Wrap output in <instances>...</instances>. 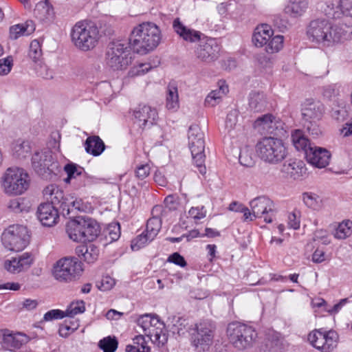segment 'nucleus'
<instances>
[{"label": "nucleus", "instance_id": "nucleus-1", "mask_svg": "<svg viewBox=\"0 0 352 352\" xmlns=\"http://www.w3.org/2000/svg\"><path fill=\"white\" fill-rule=\"evenodd\" d=\"M306 32L310 42L322 47H331L352 39V26L346 24L332 25L324 19L310 21Z\"/></svg>", "mask_w": 352, "mask_h": 352}, {"label": "nucleus", "instance_id": "nucleus-2", "mask_svg": "<svg viewBox=\"0 0 352 352\" xmlns=\"http://www.w3.org/2000/svg\"><path fill=\"white\" fill-rule=\"evenodd\" d=\"M161 38V31L158 26L153 23L146 22L133 30L129 44L135 52L144 55L155 50Z\"/></svg>", "mask_w": 352, "mask_h": 352}, {"label": "nucleus", "instance_id": "nucleus-3", "mask_svg": "<svg viewBox=\"0 0 352 352\" xmlns=\"http://www.w3.org/2000/svg\"><path fill=\"white\" fill-rule=\"evenodd\" d=\"M72 41L78 49L87 52L94 49L100 39V31L91 21L82 20L76 23L71 31Z\"/></svg>", "mask_w": 352, "mask_h": 352}, {"label": "nucleus", "instance_id": "nucleus-4", "mask_svg": "<svg viewBox=\"0 0 352 352\" xmlns=\"http://www.w3.org/2000/svg\"><path fill=\"white\" fill-rule=\"evenodd\" d=\"M256 152L261 161L271 165L282 162L288 155L285 142L279 138L265 137L256 144Z\"/></svg>", "mask_w": 352, "mask_h": 352}, {"label": "nucleus", "instance_id": "nucleus-5", "mask_svg": "<svg viewBox=\"0 0 352 352\" xmlns=\"http://www.w3.org/2000/svg\"><path fill=\"white\" fill-rule=\"evenodd\" d=\"M30 176L23 168L12 167L6 170L1 177L3 191L10 195H21L30 186Z\"/></svg>", "mask_w": 352, "mask_h": 352}, {"label": "nucleus", "instance_id": "nucleus-6", "mask_svg": "<svg viewBox=\"0 0 352 352\" xmlns=\"http://www.w3.org/2000/svg\"><path fill=\"white\" fill-rule=\"evenodd\" d=\"M137 324L144 335L157 346H164L166 343L168 334L164 324L157 316L151 314L140 316L137 320Z\"/></svg>", "mask_w": 352, "mask_h": 352}, {"label": "nucleus", "instance_id": "nucleus-7", "mask_svg": "<svg viewBox=\"0 0 352 352\" xmlns=\"http://www.w3.org/2000/svg\"><path fill=\"white\" fill-rule=\"evenodd\" d=\"M227 336L229 342L238 350L250 347L257 336L254 329L251 326L232 322L227 327Z\"/></svg>", "mask_w": 352, "mask_h": 352}, {"label": "nucleus", "instance_id": "nucleus-8", "mask_svg": "<svg viewBox=\"0 0 352 352\" xmlns=\"http://www.w3.org/2000/svg\"><path fill=\"white\" fill-rule=\"evenodd\" d=\"M82 271V263L78 258L66 256L54 264L52 275L59 282L68 283L76 280Z\"/></svg>", "mask_w": 352, "mask_h": 352}, {"label": "nucleus", "instance_id": "nucleus-9", "mask_svg": "<svg viewBox=\"0 0 352 352\" xmlns=\"http://www.w3.org/2000/svg\"><path fill=\"white\" fill-rule=\"evenodd\" d=\"M34 171L45 179H52L60 171V166L53 157L52 152L45 150L35 152L32 157Z\"/></svg>", "mask_w": 352, "mask_h": 352}, {"label": "nucleus", "instance_id": "nucleus-10", "mask_svg": "<svg viewBox=\"0 0 352 352\" xmlns=\"http://www.w3.org/2000/svg\"><path fill=\"white\" fill-rule=\"evenodd\" d=\"M30 235L25 226L12 225L6 228L1 234L3 246L10 251H21L29 244Z\"/></svg>", "mask_w": 352, "mask_h": 352}, {"label": "nucleus", "instance_id": "nucleus-11", "mask_svg": "<svg viewBox=\"0 0 352 352\" xmlns=\"http://www.w3.org/2000/svg\"><path fill=\"white\" fill-rule=\"evenodd\" d=\"M188 146L191 151L192 159L199 168L201 174L206 172L205 162V141L204 133L199 126L192 125L188 130Z\"/></svg>", "mask_w": 352, "mask_h": 352}, {"label": "nucleus", "instance_id": "nucleus-12", "mask_svg": "<svg viewBox=\"0 0 352 352\" xmlns=\"http://www.w3.org/2000/svg\"><path fill=\"white\" fill-rule=\"evenodd\" d=\"M214 327L208 321H204L195 324L190 329V342L197 352H205L212 344Z\"/></svg>", "mask_w": 352, "mask_h": 352}, {"label": "nucleus", "instance_id": "nucleus-13", "mask_svg": "<svg viewBox=\"0 0 352 352\" xmlns=\"http://www.w3.org/2000/svg\"><path fill=\"white\" fill-rule=\"evenodd\" d=\"M129 43L117 41L111 43L107 52V64L113 70L125 69L131 63Z\"/></svg>", "mask_w": 352, "mask_h": 352}, {"label": "nucleus", "instance_id": "nucleus-14", "mask_svg": "<svg viewBox=\"0 0 352 352\" xmlns=\"http://www.w3.org/2000/svg\"><path fill=\"white\" fill-rule=\"evenodd\" d=\"M251 210L258 219H263L267 223H272L277 213L276 208L272 200L265 196H260L250 202Z\"/></svg>", "mask_w": 352, "mask_h": 352}, {"label": "nucleus", "instance_id": "nucleus-15", "mask_svg": "<svg viewBox=\"0 0 352 352\" xmlns=\"http://www.w3.org/2000/svg\"><path fill=\"white\" fill-rule=\"evenodd\" d=\"M219 51L220 47L214 38L204 37L196 47L195 54L200 61L210 63L218 58Z\"/></svg>", "mask_w": 352, "mask_h": 352}, {"label": "nucleus", "instance_id": "nucleus-16", "mask_svg": "<svg viewBox=\"0 0 352 352\" xmlns=\"http://www.w3.org/2000/svg\"><path fill=\"white\" fill-rule=\"evenodd\" d=\"M133 115L135 122L143 129L153 126L158 119L156 109L144 104H140L135 107Z\"/></svg>", "mask_w": 352, "mask_h": 352}, {"label": "nucleus", "instance_id": "nucleus-17", "mask_svg": "<svg viewBox=\"0 0 352 352\" xmlns=\"http://www.w3.org/2000/svg\"><path fill=\"white\" fill-rule=\"evenodd\" d=\"M305 155L307 161L316 167L324 168L329 163L330 153L322 147L309 144Z\"/></svg>", "mask_w": 352, "mask_h": 352}, {"label": "nucleus", "instance_id": "nucleus-18", "mask_svg": "<svg viewBox=\"0 0 352 352\" xmlns=\"http://www.w3.org/2000/svg\"><path fill=\"white\" fill-rule=\"evenodd\" d=\"M37 217L44 226H53L59 219L58 209L49 202L41 204L38 207Z\"/></svg>", "mask_w": 352, "mask_h": 352}, {"label": "nucleus", "instance_id": "nucleus-19", "mask_svg": "<svg viewBox=\"0 0 352 352\" xmlns=\"http://www.w3.org/2000/svg\"><path fill=\"white\" fill-rule=\"evenodd\" d=\"M43 196L45 198L50 201L52 206L56 208L59 206L63 210V212L65 211V208L67 206V201H69V197H65L63 191L55 185H49L45 187L43 191Z\"/></svg>", "mask_w": 352, "mask_h": 352}, {"label": "nucleus", "instance_id": "nucleus-20", "mask_svg": "<svg viewBox=\"0 0 352 352\" xmlns=\"http://www.w3.org/2000/svg\"><path fill=\"white\" fill-rule=\"evenodd\" d=\"M324 113V104L318 101L311 99L306 100L302 108V116L305 120H319Z\"/></svg>", "mask_w": 352, "mask_h": 352}, {"label": "nucleus", "instance_id": "nucleus-21", "mask_svg": "<svg viewBox=\"0 0 352 352\" xmlns=\"http://www.w3.org/2000/svg\"><path fill=\"white\" fill-rule=\"evenodd\" d=\"M33 263V256L30 253L25 252L19 257L12 258L5 261V268L11 273H19L28 269Z\"/></svg>", "mask_w": 352, "mask_h": 352}, {"label": "nucleus", "instance_id": "nucleus-22", "mask_svg": "<svg viewBox=\"0 0 352 352\" xmlns=\"http://www.w3.org/2000/svg\"><path fill=\"white\" fill-rule=\"evenodd\" d=\"M28 341V338L23 333H11L6 330L3 334L1 342L2 347L5 349L14 351L20 349Z\"/></svg>", "mask_w": 352, "mask_h": 352}, {"label": "nucleus", "instance_id": "nucleus-23", "mask_svg": "<svg viewBox=\"0 0 352 352\" xmlns=\"http://www.w3.org/2000/svg\"><path fill=\"white\" fill-rule=\"evenodd\" d=\"M324 12L326 16L332 19L340 18L342 14L352 17V0H340L337 7L329 3Z\"/></svg>", "mask_w": 352, "mask_h": 352}, {"label": "nucleus", "instance_id": "nucleus-24", "mask_svg": "<svg viewBox=\"0 0 352 352\" xmlns=\"http://www.w3.org/2000/svg\"><path fill=\"white\" fill-rule=\"evenodd\" d=\"M305 164L302 161L288 160L282 166L281 172L294 179H300L306 173Z\"/></svg>", "mask_w": 352, "mask_h": 352}, {"label": "nucleus", "instance_id": "nucleus-25", "mask_svg": "<svg viewBox=\"0 0 352 352\" xmlns=\"http://www.w3.org/2000/svg\"><path fill=\"white\" fill-rule=\"evenodd\" d=\"M173 27L175 32L186 41L195 43L202 39L201 36L203 34L200 32L184 25L178 18L173 21Z\"/></svg>", "mask_w": 352, "mask_h": 352}, {"label": "nucleus", "instance_id": "nucleus-26", "mask_svg": "<svg viewBox=\"0 0 352 352\" xmlns=\"http://www.w3.org/2000/svg\"><path fill=\"white\" fill-rule=\"evenodd\" d=\"M273 34L274 32L270 25L262 24L255 29L252 36V42L256 47H265Z\"/></svg>", "mask_w": 352, "mask_h": 352}, {"label": "nucleus", "instance_id": "nucleus-27", "mask_svg": "<svg viewBox=\"0 0 352 352\" xmlns=\"http://www.w3.org/2000/svg\"><path fill=\"white\" fill-rule=\"evenodd\" d=\"M66 232L70 239L76 242H85L82 218L70 221L67 224Z\"/></svg>", "mask_w": 352, "mask_h": 352}, {"label": "nucleus", "instance_id": "nucleus-28", "mask_svg": "<svg viewBox=\"0 0 352 352\" xmlns=\"http://www.w3.org/2000/svg\"><path fill=\"white\" fill-rule=\"evenodd\" d=\"M76 252L87 263H94L98 258L100 250L94 244L80 245L76 248Z\"/></svg>", "mask_w": 352, "mask_h": 352}, {"label": "nucleus", "instance_id": "nucleus-29", "mask_svg": "<svg viewBox=\"0 0 352 352\" xmlns=\"http://www.w3.org/2000/svg\"><path fill=\"white\" fill-rule=\"evenodd\" d=\"M308 5V0H290L285 8V12L291 17L297 18L306 12Z\"/></svg>", "mask_w": 352, "mask_h": 352}, {"label": "nucleus", "instance_id": "nucleus-30", "mask_svg": "<svg viewBox=\"0 0 352 352\" xmlns=\"http://www.w3.org/2000/svg\"><path fill=\"white\" fill-rule=\"evenodd\" d=\"M85 242L94 241L100 233V226L97 222L89 217H81Z\"/></svg>", "mask_w": 352, "mask_h": 352}, {"label": "nucleus", "instance_id": "nucleus-31", "mask_svg": "<svg viewBox=\"0 0 352 352\" xmlns=\"http://www.w3.org/2000/svg\"><path fill=\"white\" fill-rule=\"evenodd\" d=\"M85 148L87 153L98 156L104 151L105 145L99 136L93 135L87 138Z\"/></svg>", "mask_w": 352, "mask_h": 352}, {"label": "nucleus", "instance_id": "nucleus-32", "mask_svg": "<svg viewBox=\"0 0 352 352\" xmlns=\"http://www.w3.org/2000/svg\"><path fill=\"white\" fill-rule=\"evenodd\" d=\"M166 107L172 111H176L179 107L178 89L174 83H170L167 87Z\"/></svg>", "mask_w": 352, "mask_h": 352}, {"label": "nucleus", "instance_id": "nucleus-33", "mask_svg": "<svg viewBox=\"0 0 352 352\" xmlns=\"http://www.w3.org/2000/svg\"><path fill=\"white\" fill-rule=\"evenodd\" d=\"M31 152L30 143L28 141L19 139L12 144V154L17 159H24L29 156Z\"/></svg>", "mask_w": 352, "mask_h": 352}, {"label": "nucleus", "instance_id": "nucleus-34", "mask_svg": "<svg viewBox=\"0 0 352 352\" xmlns=\"http://www.w3.org/2000/svg\"><path fill=\"white\" fill-rule=\"evenodd\" d=\"M278 122L272 114H266L256 119L254 122L255 127H261L263 131L273 133L278 129Z\"/></svg>", "mask_w": 352, "mask_h": 352}, {"label": "nucleus", "instance_id": "nucleus-35", "mask_svg": "<svg viewBox=\"0 0 352 352\" xmlns=\"http://www.w3.org/2000/svg\"><path fill=\"white\" fill-rule=\"evenodd\" d=\"M267 105L266 98L263 93L252 92L249 98V108L253 112L263 111Z\"/></svg>", "mask_w": 352, "mask_h": 352}, {"label": "nucleus", "instance_id": "nucleus-36", "mask_svg": "<svg viewBox=\"0 0 352 352\" xmlns=\"http://www.w3.org/2000/svg\"><path fill=\"white\" fill-rule=\"evenodd\" d=\"M125 352H151L144 336H136L132 340V344H127Z\"/></svg>", "mask_w": 352, "mask_h": 352}, {"label": "nucleus", "instance_id": "nucleus-37", "mask_svg": "<svg viewBox=\"0 0 352 352\" xmlns=\"http://www.w3.org/2000/svg\"><path fill=\"white\" fill-rule=\"evenodd\" d=\"M228 92V87L224 82L219 84V89L212 91L206 98L205 102L210 106L216 105Z\"/></svg>", "mask_w": 352, "mask_h": 352}, {"label": "nucleus", "instance_id": "nucleus-38", "mask_svg": "<svg viewBox=\"0 0 352 352\" xmlns=\"http://www.w3.org/2000/svg\"><path fill=\"white\" fill-rule=\"evenodd\" d=\"M171 323L170 330L174 334L183 336L186 331L191 329L187 327L188 324V321L179 316H174L172 318Z\"/></svg>", "mask_w": 352, "mask_h": 352}, {"label": "nucleus", "instance_id": "nucleus-39", "mask_svg": "<svg viewBox=\"0 0 352 352\" xmlns=\"http://www.w3.org/2000/svg\"><path fill=\"white\" fill-rule=\"evenodd\" d=\"M292 142L298 151H303L305 153L309 146V140L305 137L302 132L296 130L292 133Z\"/></svg>", "mask_w": 352, "mask_h": 352}, {"label": "nucleus", "instance_id": "nucleus-40", "mask_svg": "<svg viewBox=\"0 0 352 352\" xmlns=\"http://www.w3.org/2000/svg\"><path fill=\"white\" fill-rule=\"evenodd\" d=\"M34 30V26L30 25L28 22L25 25L17 24L10 29V36L12 39H16L23 35H28Z\"/></svg>", "mask_w": 352, "mask_h": 352}, {"label": "nucleus", "instance_id": "nucleus-41", "mask_svg": "<svg viewBox=\"0 0 352 352\" xmlns=\"http://www.w3.org/2000/svg\"><path fill=\"white\" fill-rule=\"evenodd\" d=\"M162 227L161 219L157 217L150 218L146 223L145 232L148 234V239H154Z\"/></svg>", "mask_w": 352, "mask_h": 352}, {"label": "nucleus", "instance_id": "nucleus-42", "mask_svg": "<svg viewBox=\"0 0 352 352\" xmlns=\"http://www.w3.org/2000/svg\"><path fill=\"white\" fill-rule=\"evenodd\" d=\"M352 232V221L347 220L339 223L333 235L338 239H344L351 235Z\"/></svg>", "mask_w": 352, "mask_h": 352}, {"label": "nucleus", "instance_id": "nucleus-43", "mask_svg": "<svg viewBox=\"0 0 352 352\" xmlns=\"http://www.w3.org/2000/svg\"><path fill=\"white\" fill-rule=\"evenodd\" d=\"M324 332L321 329H316L308 335V341L311 346L317 349L322 350L324 346Z\"/></svg>", "mask_w": 352, "mask_h": 352}, {"label": "nucleus", "instance_id": "nucleus-44", "mask_svg": "<svg viewBox=\"0 0 352 352\" xmlns=\"http://www.w3.org/2000/svg\"><path fill=\"white\" fill-rule=\"evenodd\" d=\"M284 38L281 35L272 36L265 45V51L269 54H273L280 51L283 46Z\"/></svg>", "mask_w": 352, "mask_h": 352}, {"label": "nucleus", "instance_id": "nucleus-45", "mask_svg": "<svg viewBox=\"0 0 352 352\" xmlns=\"http://www.w3.org/2000/svg\"><path fill=\"white\" fill-rule=\"evenodd\" d=\"M302 199L305 204L314 210H319L321 207L322 199L319 196L311 192H305L302 194Z\"/></svg>", "mask_w": 352, "mask_h": 352}, {"label": "nucleus", "instance_id": "nucleus-46", "mask_svg": "<svg viewBox=\"0 0 352 352\" xmlns=\"http://www.w3.org/2000/svg\"><path fill=\"white\" fill-rule=\"evenodd\" d=\"M338 334L333 331L324 332V346L322 351L324 352H331L337 346Z\"/></svg>", "mask_w": 352, "mask_h": 352}, {"label": "nucleus", "instance_id": "nucleus-47", "mask_svg": "<svg viewBox=\"0 0 352 352\" xmlns=\"http://www.w3.org/2000/svg\"><path fill=\"white\" fill-rule=\"evenodd\" d=\"M118 342L116 338L110 336L104 338L99 343L98 346L103 352H115L118 348Z\"/></svg>", "mask_w": 352, "mask_h": 352}, {"label": "nucleus", "instance_id": "nucleus-48", "mask_svg": "<svg viewBox=\"0 0 352 352\" xmlns=\"http://www.w3.org/2000/svg\"><path fill=\"white\" fill-rule=\"evenodd\" d=\"M64 170L67 174V177L65 179V182L68 183L72 178L77 176H81L84 173V169L75 164H68L65 166Z\"/></svg>", "mask_w": 352, "mask_h": 352}, {"label": "nucleus", "instance_id": "nucleus-49", "mask_svg": "<svg viewBox=\"0 0 352 352\" xmlns=\"http://www.w3.org/2000/svg\"><path fill=\"white\" fill-rule=\"evenodd\" d=\"M239 160V163L243 166L252 167L254 164L252 152L248 148H244L241 150Z\"/></svg>", "mask_w": 352, "mask_h": 352}, {"label": "nucleus", "instance_id": "nucleus-50", "mask_svg": "<svg viewBox=\"0 0 352 352\" xmlns=\"http://www.w3.org/2000/svg\"><path fill=\"white\" fill-rule=\"evenodd\" d=\"M153 240L148 239V234L143 232L131 241V248L132 250L138 251Z\"/></svg>", "mask_w": 352, "mask_h": 352}, {"label": "nucleus", "instance_id": "nucleus-51", "mask_svg": "<svg viewBox=\"0 0 352 352\" xmlns=\"http://www.w3.org/2000/svg\"><path fill=\"white\" fill-rule=\"evenodd\" d=\"M85 311V302L82 300L73 302L65 311L66 316L73 317Z\"/></svg>", "mask_w": 352, "mask_h": 352}, {"label": "nucleus", "instance_id": "nucleus-52", "mask_svg": "<svg viewBox=\"0 0 352 352\" xmlns=\"http://www.w3.org/2000/svg\"><path fill=\"white\" fill-rule=\"evenodd\" d=\"M340 85L331 84L323 87L322 95L327 100H333L340 94Z\"/></svg>", "mask_w": 352, "mask_h": 352}, {"label": "nucleus", "instance_id": "nucleus-53", "mask_svg": "<svg viewBox=\"0 0 352 352\" xmlns=\"http://www.w3.org/2000/svg\"><path fill=\"white\" fill-rule=\"evenodd\" d=\"M8 207L14 212L28 211L29 206L25 204L23 198H15L10 201Z\"/></svg>", "mask_w": 352, "mask_h": 352}, {"label": "nucleus", "instance_id": "nucleus-54", "mask_svg": "<svg viewBox=\"0 0 352 352\" xmlns=\"http://www.w3.org/2000/svg\"><path fill=\"white\" fill-rule=\"evenodd\" d=\"M151 66L149 63H140L138 65L133 66L129 72V76L135 77L145 74L151 69Z\"/></svg>", "mask_w": 352, "mask_h": 352}, {"label": "nucleus", "instance_id": "nucleus-55", "mask_svg": "<svg viewBox=\"0 0 352 352\" xmlns=\"http://www.w3.org/2000/svg\"><path fill=\"white\" fill-rule=\"evenodd\" d=\"M67 206L65 208V211H67V214H69L74 210H77L78 211H85V206L82 201V199H73V197H69V201H67Z\"/></svg>", "mask_w": 352, "mask_h": 352}, {"label": "nucleus", "instance_id": "nucleus-56", "mask_svg": "<svg viewBox=\"0 0 352 352\" xmlns=\"http://www.w3.org/2000/svg\"><path fill=\"white\" fill-rule=\"evenodd\" d=\"M35 71L37 76L44 79H52L53 78V71L50 69L45 64H37L35 67Z\"/></svg>", "mask_w": 352, "mask_h": 352}, {"label": "nucleus", "instance_id": "nucleus-57", "mask_svg": "<svg viewBox=\"0 0 352 352\" xmlns=\"http://www.w3.org/2000/svg\"><path fill=\"white\" fill-rule=\"evenodd\" d=\"M106 232V238H109L111 241H117L120 236V228L119 223H111L109 225Z\"/></svg>", "mask_w": 352, "mask_h": 352}, {"label": "nucleus", "instance_id": "nucleus-58", "mask_svg": "<svg viewBox=\"0 0 352 352\" xmlns=\"http://www.w3.org/2000/svg\"><path fill=\"white\" fill-rule=\"evenodd\" d=\"M30 57L36 61L41 56V48L39 42L34 40L31 42L29 51Z\"/></svg>", "mask_w": 352, "mask_h": 352}, {"label": "nucleus", "instance_id": "nucleus-59", "mask_svg": "<svg viewBox=\"0 0 352 352\" xmlns=\"http://www.w3.org/2000/svg\"><path fill=\"white\" fill-rule=\"evenodd\" d=\"M66 316L65 312L60 309H52L44 314L43 321L48 322L60 320Z\"/></svg>", "mask_w": 352, "mask_h": 352}, {"label": "nucleus", "instance_id": "nucleus-60", "mask_svg": "<svg viewBox=\"0 0 352 352\" xmlns=\"http://www.w3.org/2000/svg\"><path fill=\"white\" fill-rule=\"evenodd\" d=\"M115 284V280L110 276L107 275L102 276L100 282L98 283L97 286L100 290L107 291L113 288Z\"/></svg>", "mask_w": 352, "mask_h": 352}, {"label": "nucleus", "instance_id": "nucleus-61", "mask_svg": "<svg viewBox=\"0 0 352 352\" xmlns=\"http://www.w3.org/2000/svg\"><path fill=\"white\" fill-rule=\"evenodd\" d=\"M238 112L236 110L230 111L226 119V127L228 130L232 129L237 122Z\"/></svg>", "mask_w": 352, "mask_h": 352}, {"label": "nucleus", "instance_id": "nucleus-62", "mask_svg": "<svg viewBox=\"0 0 352 352\" xmlns=\"http://www.w3.org/2000/svg\"><path fill=\"white\" fill-rule=\"evenodd\" d=\"M151 168L148 164H142L137 167L135 175L140 179H144L150 174Z\"/></svg>", "mask_w": 352, "mask_h": 352}, {"label": "nucleus", "instance_id": "nucleus-63", "mask_svg": "<svg viewBox=\"0 0 352 352\" xmlns=\"http://www.w3.org/2000/svg\"><path fill=\"white\" fill-rule=\"evenodd\" d=\"M168 261L183 267L187 264L184 258L177 252L170 254L168 258Z\"/></svg>", "mask_w": 352, "mask_h": 352}, {"label": "nucleus", "instance_id": "nucleus-64", "mask_svg": "<svg viewBox=\"0 0 352 352\" xmlns=\"http://www.w3.org/2000/svg\"><path fill=\"white\" fill-rule=\"evenodd\" d=\"M12 68L11 60L8 58H1L0 59V75H6L8 74Z\"/></svg>", "mask_w": 352, "mask_h": 352}]
</instances>
